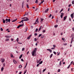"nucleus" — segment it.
<instances>
[{
	"label": "nucleus",
	"instance_id": "45",
	"mask_svg": "<svg viewBox=\"0 0 74 74\" xmlns=\"http://www.w3.org/2000/svg\"><path fill=\"white\" fill-rule=\"evenodd\" d=\"M73 68H71V71H73Z\"/></svg>",
	"mask_w": 74,
	"mask_h": 74
},
{
	"label": "nucleus",
	"instance_id": "48",
	"mask_svg": "<svg viewBox=\"0 0 74 74\" xmlns=\"http://www.w3.org/2000/svg\"><path fill=\"white\" fill-rule=\"evenodd\" d=\"M18 40H19V38H17V39H16V41L17 42H18Z\"/></svg>",
	"mask_w": 74,
	"mask_h": 74
},
{
	"label": "nucleus",
	"instance_id": "53",
	"mask_svg": "<svg viewBox=\"0 0 74 74\" xmlns=\"http://www.w3.org/2000/svg\"><path fill=\"white\" fill-rule=\"evenodd\" d=\"M1 31H3V29L2 28H1Z\"/></svg>",
	"mask_w": 74,
	"mask_h": 74
},
{
	"label": "nucleus",
	"instance_id": "44",
	"mask_svg": "<svg viewBox=\"0 0 74 74\" xmlns=\"http://www.w3.org/2000/svg\"><path fill=\"white\" fill-rule=\"evenodd\" d=\"M70 8H68V12H69V10H70Z\"/></svg>",
	"mask_w": 74,
	"mask_h": 74
},
{
	"label": "nucleus",
	"instance_id": "10",
	"mask_svg": "<svg viewBox=\"0 0 74 74\" xmlns=\"http://www.w3.org/2000/svg\"><path fill=\"white\" fill-rule=\"evenodd\" d=\"M24 1H23L22 3V8H23V6H24Z\"/></svg>",
	"mask_w": 74,
	"mask_h": 74
},
{
	"label": "nucleus",
	"instance_id": "5",
	"mask_svg": "<svg viewBox=\"0 0 74 74\" xmlns=\"http://www.w3.org/2000/svg\"><path fill=\"white\" fill-rule=\"evenodd\" d=\"M1 62L2 63H3L4 62V61H5V59L3 58H2L1 59Z\"/></svg>",
	"mask_w": 74,
	"mask_h": 74
},
{
	"label": "nucleus",
	"instance_id": "41",
	"mask_svg": "<svg viewBox=\"0 0 74 74\" xmlns=\"http://www.w3.org/2000/svg\"><path fill=\"white\" fill-rule=\"evenodd\" d=\"M22 23H23V20H22V21H21L19 22V23H22Z\"/></svg>",
	"mask_w": 74,
	"mask_h": 74
},
{
	"label": "nucleus",
	"instance_id": "32",
	"mask_svg": "<svg viewBox=\"0 0 74 74\" xmlns=\"http://www.w3.org/2000/svg\"><path fill=\"white\" fill-rule=\"evenodd\" d=\"M41 26L40 27V28H39V29L38 30V32H39L41 30Z\"/></svg>",
	"mask_w": 74,
	"mask_h": 74
},
{
	"label": "nucleus",
	"instance_id": "38",
	"mask_svg": "<svg viewBox=\"0 0 74 74\" xmlns=\"http://www.w3.org/2000/svg\"><path fill=\"white\" fill-rule=\"evenodd\" d=\"M63 11V9H62L60 11V13H61Z\"/></svg>",
	"mask_w": 74,
	"mask_h": 74
},
{
	"label": "nucleus",
	"instance_id": "1",
	"mask_svg": "<svg viewBox=\"0 0 74 74\" xmlns=\"http://www.w3.org/2000/svg\"><path fill=\"white\" fill-rule=\"evenodd\" d=\"M38 18L37 19H36V21H35V23H34V25H36V24H37V23L38 24L39 23V21H38Z\"/></svg>",
	"mask_w": 74,
	"mask_h": 74
},
{
	"label": "nucleus",
	"instance_id": "26",
	"mask_svg": "<svg viewBox=\"0 0 74 74\" xmlns=\"http://www.w3.org/2000/svg\"><path fill=\"white\" fill-rule=\"evenodd\" d=\"M73 63V61H72L70 63V65H72V64Z\"/></svg>",
	"mask_w": 74,
	"mask_h": 74
},
{
	"label": "nucleus",
	"instance_id": "60",
	"mask_svg": "<svg viewBox=\"0 0 74 74\" xmlns=\"http://www.w3.org/2000/svg\"><path fill=\"white\" fill-rule=\"evenodd\" d=\"M8 22H10V19H8Z\"/></svg>",
	"mask_w": 74,
	"mask_h": 74
},
{
	"label": "nucleus",
	"instance_id": "12",
	"mask_svg": "<svg viewBox=\"0 0 74 74\" xmlns=\"http://www.w3.org/2000/svg\"><path fill=\"white\" fill-rule=\"evenodd\" d=\"M13 62L15 64H16L17 63L16 61L15 60V59H13Z\"/></svg>",
	"mask_w": 74,
	"mask_h": 74
},
{
	"label": "nucleus",
	"instance_id": "4",
	"mask_svg": "<svg viewBox=\"0 0 74 74\" xmlns=\"http://www.w3.org/2000/svg\"><path fill=\"white\" fill-rule=\"evenodd\" d=\"M23 26H24V24H22L21 25H19L18 26V27H17V28H19L20 27H23Z\"/></svg>",
	"mask_w": 74,
	"mask_h": 74
},
{
	"label": "nucleus",
	"instance_id": "43",
	"mask_svg": "<svg viewBox=\"0 0 74 74\" xmlns=\"http://www.w3.org/2000/svg\"><path fill=\"white\" fill-rule=\"evenodd\" d=\"M9 39H8V38H7V39H6V41H9Z\"/></svg>",
	"mask_w": 74,
	"mask_h": 74
},
{
	"label": "nucleus",
	"instance_id": "54",
	"mask_svg": "<svg viewBox=\"0 0 74 74\" xmlns=\"http://www.w3.org/2000/svg\"><path fill=\"white\" fill-rule=\"evenodd\" d=\"M60 69H58V72H60Z\"/></svg>",
	"mask_w": 74,
	"mask_h": 74
},
{
	"label": "nucleus",
	"instance_id": "31",
	"mask_svg": "<svg viewBox=\"0 0 74 74\" xmlns=\"http://www.w3.org/2000/svg\"><path fill=\"white\" fill-rule=\"evenodd\" d=\"M28 29V28H26V29H25V32H26L27 31Z\"/></svg>",
	"mask_w": 74,
	"mask_h": 74
},
{
	"label": "nucleus",
	"instance_id": "39",
	"mask_svg": "<svg viewBox=\"0 0 74 74\" xmlns=\"http://www.w3.org/2000/svg\"><path fill=\"white\" fill-rule=\"evenodd\" d=\"M27 72V70H25V71L24 72V74H25Z\"/></svg>",
	"mask_w": 74,
	"mask_h": 74
},
{
	"label": "nucleus",
	"instance_id": "52",
	"mask_svg": "<svg viewBox=\"0 0 74 74\" xmlns=\"http://www.w3.org/2000/svg\"><path fill=\"white\" fill-rule=\"evenodd\" d=\"M34 41H37V39L36 38H35L34 39Z\"/></svg>",
	"mask_w": 74,
	"mask_h": 74
},
{
	"label": "nucleus",
	"instance_id": "18",
	"mask_svg": "<svg viewBox=\"0 0 74 74\" xmlns=\"http://www.w3.org/2000/svg\"><path fill=\"white\" fill-rule=\"evenodd\" d=\"M3 23H5V22L6 20H4V19H3Z\"/></svg>",
	"mask_w": 74,
	"mask_h": 74
},
{
	"label": "nucleus",
	"instance_id": "56",
	"mask_svg": "<svg viewBox=\"0 0 74 74\" xmlns=\"http://www.w3.org/2000/svg\"><path fill=\"white\" fill-rule=\"evenodd\" d=\"M24 50H25V48H23L22 49V51H24Z\"/></svg>",
	"mask_w": 74,
	"mask_h": 74
},
{
	"label": "nucleus",
	"instance_id": "59",
	"mask_svg": "<svg viewBox=\"0 0 74 74\" xmlns=\"http://www.w3.org/2000/svg\"><path fill=\"white\" fill-rule=\"evenodd\" d=\"M53 53H54V54L56 55V52L55 51L53 52Z\"/></svg>",
	"mask_w": 74,
	"mask_h": 74
},
{
	"label": "nucleus",
	"instance_id": "49",
	"mask_svg": "<svg viewBox=\"0 0 74 74\" xmlns=\"http://www.w3.org/2000/svg\"><path fill=\"white\" fill-rule=\"evenodd\" d=\"M72 4H74V1H72Z\"/></svg>",
	"mask_w": 74,
	"mask_h": 74
},
{
	"label": "nucleus",
	"instance_id": "24",
	"mask_svg": "<svg viewBox=\"0 0 74 74\" xmlns=\"http://www.w3.org/2000/svg\"><path fill=\"white\" fill-rule=\"evenodd\" d=\"M44 35H42V36H41V38H44Z\"/></svg>",
	"mask_w": 74,
	"mask_h": 74
},
{
	"label": "nucleus",
	"instance_id": "33",
	"mask_svg": "<svg viewBox=\"0 0 74 74\" xmlns=\"http://www.w3.org/2000/svg\"><path fill=\"white\" fill-rule=\"evenodd\" d=\"M42 35V34H40L39 35L38 37H40Z\"/></svg>",
	"mask_w": 74,
	"mask_h": 74
},
{
	"label": "nucleus",
	"instance_id": "29",
	"mask_svg": "<svg viewBox=\"0 0 74 74\" xmlns=\"http://www.w3.org/2000/svg\"><path fill=\"white\" fill-rule=\"evenodd\" d=\"M38 0H36V1H35V3H38Z\"/></svg>",
	"mask_w": 74,
	"mask_h": 74
},
{
	"label": "nucleus",
	"instance_id": "63",
	"mask_svg": "<svg viewBox=\"0 0 74 74\" xmlns=\"http://www.w3.org/2000/svg\"><path fill=\"white\" fill-rule=\"evenodd\" d=\"M18 44H22V43H21V42H18Z\"/></svg>",
	"mask_w": 74,
	"mask_h": 74
},
{
	"label": "nucleus",
	"instance_id": "46",
	"mask_svg": "<svg viewBox=\"0 0 74 74\" xmlns=\"http://www.w3.org/2000/svg\"><path fill=\"white\" fill-rule=\"evenodd\" d=\"M38 29V28L36 29V30H35V32H37Z\"/></svg>",
	"mask_w": 74,
	"mask_h": 74
},
{
	"label": "nucleus",
	"instance_id": "22",
	"mask_svg": "<svg viewBox=\"0 0 74 74\" xmlns=\"http://www.w3.org/2000/svg\"><path fill=\"white\" fill-rule=\"evenodd\" d=\"M42 62H43L42 61H41L40 62H39V64H41L42 63Z\"/></svg>",
	"mask_w": 74,
	"mask_h": 74
},
{
	"label": "nucleus",
	"instance_id": "21",
	"mask_svg": "<svg viewBox=\"0 0 74 74\" xmlns=\"http://www.w3.org/2000/svg\"><path fill=\"white\" fill-rule=\"evenodd\" d=\"M22 56H23V54H21V55L20 56V57H19V59H21V58L22 57Z\"/></svg>",
	"mask_w": 74,
	"mask_h": 74
},
{
	"label": "nucleus",
	"instance_id": "16",
	"mask_svg": "<svg viewBox=\"0 0 74 74\" xmlns=\"http://www.w3.org/2000/svg\"><path fill=\"white\" fill-rule=\"evenodd\" d=\"M17 20V18H16V19H14V20L12 21V22H15Z\"/></svg>",
	"mask_w": 74,
	"mask_h": 74
},
{
	"label": "nucleus",
	"instance_id": "15",
	"mask_svg": "<svg viewBox=\"0 0 74 74\" xmlns=\"http://www.w3.org/2000/svg\"><path fill=\"white\" fill-rule=\"evenodd\" d=\"M31 36H32V35H29V36H28L27 37V39H30V38L31 37Z\"/></svg>",
	"mask_w": 74,
	"mask_h": 74
},
{
	"label": "nucleus",
	"instance_id": "57",
	"mask_svg": "<svg viewBox=\"0 0 74 74\" xmlns=\"http://www.w3.org/2000/svg\"><path fill=\"white\" fill-rule=\"evenodd\" d=\"M40 64H37V65H36V67H38L39 65Z\"/></svg>",
	"mask_w": 74,
	"mask_h": 74
},
{
	"label": "nucleus",
	"instance_id": "7",
	"mask_svg": "<svg viewBox=\"0 0 74 74\" xmlns=\"http://www.w3.org/2000/svg\"><path fill=\"white\" fill-rule=\"evenodd\" d=\"M61 14L60 15V17L61 18H62V16L64 15V13H61Z\"/></svg>",
	"mask_w": 74,
	"mask_h": 74
},
{
	"label": "nucleus",
	"instance_id": "19",
	"mask_svg": "<svg viewBox=\"0 0 74 74\" xmlns=\"http://www.w3.org/2000/svg\"><path fill=\"white\" fill-rule=\"evenodd\" d=\"M5 37H6V38H10V36H5Z\"/></svg>",
	"mask_w": 74,
	"mask_h": 74
},
{
	"label": "nucleus",
	"instance_id": "23",
	"mask_svg": "<svg viewBox=\"0 0 74 74\" xmlns=\"http://www.w3.org/2000/svg\"><path fill=\"white\" fill-rule=\"evenodd\" d=\"M53 54H51V55H50V58H51L52 56H53Z\"/></svg>",
	"mask_w": 74,
	"mask_h": 74
},
{
	"label": "nucleus",
	"instance_id": "51",
	"mask_svg": "<svg viewBox=\"0 0 74 74\" xmlns=\"http://www.w3.org/2000/svg\"><path fill=\"white\" fill-rule=\"evenodd\" d=\"M71 6V4H69V5L68 7H70Z\"/></svg>",
	"mask_w": 74,
	"mask_h": 74
},
{
	"label": "nucleus",
	"instance_id": "42",
	"mask_svg": "<svg viewBox=\"0 0 74 74\" xmlns=\"http://www.w3.org/2000/svg\"><path fill=\"white\" fill-rule=\"evenodd\" d=\"M40 20H41V21H43L44 19L41 18H40Z\"/></svg>",
	"mask_w": 74,
	"mask_h": 74
},
{
	"label": "nucleus",
	"instance_id": "2",
	"mask_svg": "<svg viewBox=\"0 0 74 74\" xmlns=\"http://www.w3.org/2000/svg\"><path fill=\"white\" fill-rule=\"evenodd\" d=\"M36 52L34 51H32V55L33 56H36Z\"/></svg>",
	"mask_w": 74,
	"mask_h": 74
},
{
	"label": "nucleus",
	"instance_id": "17",
	"mask_svg": "<svg viewBox=\"0 0 74 74\" xmlns=\"http://www.w3.org/2000/svg\"><path fill=\"white\" fill-rule=\"evenodd\" d=\"M67 17V16H65L64 17V21L65 19H66V18Z\"/></svg>",
	"mask_w": 74,
	"mask_h": 74
},
{
	"label": "nucleus",
	"instance_id": "28",
	"mask_svg": "<svg viewBox=\"0 0 74 74\" xmlns=\"http://www.w3.org/2000/svg\"><path fill=\"white\" fill-rule=\"evenodd\" d=\"M58 27V25H56L54 26L55 28H57Z\"/></svg>",
	"mask_w": 74,
	"mask_h": 74
},
{
	"label": "nucleus",
	"instance_id": "61",
	"mask_svg": "<svg viewBox=\"0 0 74 74\" xmlns=\"http://www.w3.org/2000/svg\"><path fill=\"white\" fill-rule=\"evenodd\" d=\"M40 62V61L39 60L37 61V64L39 63Z\"/></svg>",
	"mask_w": 74,
	"mask_h": 74
},
{
	"label": "nucleus",
	"instance_id": "27",
	"mask_svg": "<svg viewBox=\"0 0 74 74\" xmlns=\"http://www.w3.org/2000/svg\"><path fill=\"white\" fill-rule=\"evenodd\" d=\"M22 67V65H20L19 66V68L21 69Z\"/></svg>",
	"mask_w": 74,
	"mask_h": 74
},
{
	"label": "nucleus",
	"instance_id": "3",
	"mask_svg": "<svg viewBox=\"0 0 74 74\" xmlns=\"http://www.w3.org/2000/svg\"><path fill=\"white\" fill-rule=\"evenodd\" d=\"M74 13H73L72 14H71V15H70V16L71 18L73 19L74 18Z\"/></svg>",
	"mask_w": 74,
	"mask_h": 74
},
{
	"label": "nucleus",
	"instance_id": "40",
	"mask_svg": "<svg viewBox=\"0 0 74 74\" xmlns=\"http://www.w3.org/2000/svg\"><path fill=\"white\" fill-rule=\"evenodd\" d=\"M46 70V69H43V72H45Z\"/></svg>",
	"mask_w": 74,
	"mask_h": 74
},
{
	"label": "nucleus",
	"instance_id": "30",
	"mask_svg": "<svg viewBox=\"0 0 74 74\" xmlns=\"http://www.w3.org/2000/svg\"><path fill=\"white\" fill-rule=\"evenodd\" d=\"M70 66H71V65L69 64V65L67 67V68L69 69L70 68Z\"/></svg>",
	"mask_w": 74,
	"mask_h": 74
},
{
	"label": "nucleus",
	"instance_id": "50",
	"mask_svg": "<svg viewBox=\"0 0 74 74\" xmlns=\"http://www.w3.org/2000/svg\"><path fill=\"white\" fill-rule=\"evenodd\" d=\"M53 46L54 47H56V45H53Z\"/></svg>",
	"mask_w": 74,
	"mask_h": 74
},
{
	"label": "nucleus",
	"instance_id": "11",
	"mask_svg": "<svg viewBox=\"0 0 74 74\" xmlns=\"http://www.w3.org/2000/svg\"><path fill=\"white\" fill-rule=\"evenodd\" d=\"M49 9L48 8H47V9L45 11V13H47L49 11Z\"/></svg>",
	"mask_w": 74,
	"mask_h": 74
},
{
	"label": "nucleus",
	"instance_id": "14",
	"mask_svg": "<svg viewBox=\"0 0 74 74\" xmlns=\"http://www.w3.org/2000/svg\"><path fill=\"white\" fill-rule=\"evenodd\" d=\"M37 50V48H35V49H34L33 50V51L36 52V51Z\"/></svg>",
	"mask_w": 74,
	"mask_h": 74
},
{
	"label": "nucleus",
	"instance_id": "9",
	"mask_svg": "<svg viewBox=\"0 0 74 74\" xmlns=\"http://www.w3.org/2000/svg\"><path fill=\"white\" fill-rule=\"evenodd\" d=\"M47 50L49 51V52H50V53L52 52V50L51 49H47Z\"/></svg>",
	"mask_w": 74,
	"mask_h": 74
},
{
	"label": "nucleus",
	"instance_id": "34",
	"mask_svg": "<svg viewBox=\"0 0 74 74\" xmlns=\"http://www.w3.org/2000/svg\"><path fill=\"white\" fill-rule=\"evenodd\" d=\"M46 32V31L45 30H43V31H42V32L43 33H45Z\"/></svg>",
	"mask_w": 74,
	"mask_h": 74
},
{
	"label": "nucleus",
	"instance_id": "25",
	"mask_svg": "<svg viewBox=\"0 0 74 74\" xmlns=\"http://www.w3.org/2000/svg\"><path fill=\"white\" fill-rule=\"evenodd\" d=\"M4 68L3 67H2V68H1V71H3V69H4Z\"/></svg>",
	"mask_w": 74,
	"mask_h": 74
},
{
	"label": "nucleus",
	"instance_id": "13",
	"mask_svg": "<svg viewBox=\"0 0 74 74\" xmlns=\"http://www.w3.org/2000/svg\"><path fill=\"white\" fill-rule=\"evenodd\" d=\"M10 56L11 58H14V57L13 56V54L12 53L11 54Z\"/></svg>",
	"mask_w": 74,
	"mask_h": 74
},
{
	"label": "nucleus",
	"instance_id": "37",
	"mask_svg": "<svg viewBox=\"0 0 74 74\" xmlns=\"http://www.w3.org/2000/svg\"><path fill=\"white\" fill-rule=\"evenodd\" d=\"M63 45L64 46H66L67 45V43H63Z\"/></svg>",
	"mask_w": 74,
	"mask_h": 74
},
{
	"label": "nucleus",
	"instance_id": "6",
	"mask_svg": "<svg viewBox=\"0 0 74 74\" xmlns=\"http://www.w3.org/2000/svg\"><path fill=\"white\" fill-rule=\"evenodd\" d=\"M25 18H27V19L23 20V21H27L29 20V19L28 18L25 17Z\"/></svg>",
	"mask_w": 74,
	"mask_h": 74
},
{
	"label": "nucleus",
	"instance_id": "8",
	"mask_svg": "<svg viewBox=\"0 0 74 74\" xmlns=\"http://www.w3.org/2000/svg\"><path fill=\"white\" fill-rule=\"evenodd\" d=\"M73 39H74V37H72V38H71V44H72V43L73 42Z\"/></svg>",
	"mask_w": 74,
	"mask_h": 74
},
{
	"label": "nucleus",
	"instance_id": "47",
	"mask_svg": "<svg viewBox=\"0 0 74 74\" xmlns=\"http://www.w3.org/2000/svg\"><path fill=\"white\" fill-rule=\"evenodd\" d=\"M74 35L73 34H72L71 35V37H73V38H74Z\"/></svg>",
	"mask_w": 74,
	"mask_h": 74
},
{
	"label": "nucleus",
	"instance_id": "64",
	"mask_svg": "<svg viewBox=\"0 0 74 74\" xmlns=\"http://www.w3.org/2000/svg\"><path fill=\"white\" fill-rule=\"evenodd\" d=\"M53 18H54V16L53 15V16H52V17L51 18V19H53Z\"/></svg>",
	"mask_w": 74,
	"mask_h": 74
},
{
	"label": "nucleus",
	"instance_id": "35",
	"mask_svg": "<svg viewBox=\"0 0 74 74\" xmlns=\"http://www.w3.org/2000/svg\"><path fill=\"white\" fill-rule=\"evenodd\" d=\"M27 8H29L28 5V4H27Z\"/></svg>",
	"mask_w": 74,
	"mask_h": 74
},
{
	"label": "nucleus",
	"instance_id": "36",
	"mask_svg": "<svg viewBox=\"0 0 74 74\" xmlns=\"http://www.w3.org/2000/svg\"><path fill=\"white\" fill-rule=\"evenodd\" d=\"M5 21H6V23H8V19L7 18H6L5 20Z\"/></svg>",
	"mask_w": 74,
	"mask_h": 74
},
{
	"label": "nucleus",
	"instance_id": "62",
	"mask_svg": "<svg viewBox=\"0 0 74 74\" xmlns=\"http://www.w3.org/2000/svg\"><path fill=\"white\" fill-rule=\"evenodd\" d=\"M51 16H52V15H51V14H50V16H49V18L51 17Z\"/></svg>",
	"mask_w": 74,
	"mask_h": 74
},
{
	"label": "nucleus",
	"instance_id": "20",
	"mask_svg": "<svg viewBox=\"0 0 74 74\" xmlns=\"http://www.w3.org/2000/svg\"><path fill=\"white\" fill-rule=\"evenodd\" d=\"M59 66H60L61 65V61H60V62H59Z\"/></svg>",
	"mask_w": 74,
	"mask_h": 74
},
{
	"label": "nucleus",
	"instance_id": "55",
	"mask_svg": "<svg viewBox=\"0 0 74 74\" xmlns=\"http://www.w3.org/2000/svg\"><path fill=\"white\" fill-rule=\"evenodd\" d=\"M62 40L64 41L65 40V39L64 38H62Z\"/></svg>",
	"mask_w": 74,
	"mask_h": 74
},
{
	"label": "nucleus",
	"instance_id": "58",
	"mask_svg": "<svg viewBox=\"0 0 74 74\" xmlns=\"http://www.w3.org/2000/svg\"><path fill=\"white\" fill-rule=\"evenodd\" d=\"M34 35L35 36H36L37 35V33H35V34H34Z\"/></svg>",
	"mask_w": 74,
	"mask_h": 74
}]
</instances>
